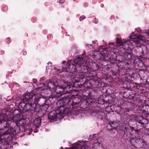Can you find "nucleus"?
Here are the masks:
<instances>
[{
	"label": "nucleus",
	"mask_w": 149,
	"mask_h": 149,
	"mask_svg": "<svg viewBox=\"0 0 149 149\" xmlns=\"http://www.w3.org/2000/svg\"><path fill=\"white\" fill-rule=\"evenodd\" d=\"M13 114L14 118H17L16 121H8V122L9 123L8 124V127H9L10 126V129L9 128V136H8L7 138L8 137H10L11 139L16 134L20 132H23V130H21L22 128V129L23 128L22 126L19 125L18 122L17 121H18L21 118H20L21 116L20 111L18 110H15Z\"/></svg>",
	"instance_id": "nucleus-3"
},
{
	"label": "nucleus",
	"mask_w": 149,
	"mask_h": 149,
	"mask_svg": "<svg viewBox=\"0 0 149 149\" xmlns=\"http://www.w3.org/2000/svg\"><path fill=\"white\" fill-rule=\"evenodd\" d=\"M91 66L90 68L91 70L92 75H96V71H97L100 69V67L97 62L94 61H92L91 63L90 64Z\"/></svg>",
	"instance_id": "nucleus-12"
},
{
	"label": "nucleus",
	"mask_w": 149,
	"mask_h": 149,
	"mask_svg": "<svg viewBox=\"0 0 149 149\" xmlns=\"http://www.w3.org/2000/svg\"><path fill=\"white\" fill-rule=\"evenodd\" d=\"M4 8H6V7H5Z\"/></svg>",
	"instance_id": "nucleus-56"
},
{
	"label": "nucleus",
	"mask_w": 149,
	"mask_h": 149,
	"mask_svg": "<svg viewBox=\"0 0 149 149\" xmlns=\"http://www.w3.org/2000/svg\"><path fill=\"white\" fill-rule=\"evenodd\" d=\"M81 64L80 65L81 66L79 67L78 72L86 73V74L92 75L91 71V69L90 67L88 66H82Z\"/></svg>",
	"instance_id": "nucleus-13"
},
{
	"label": "nucleus",
	"mask_w": 149,
	"mask_h": 149,
	"mask_svg": "<svg viewBox=\"0 0 149 149\" xmlns=\"http://www.w3.org/2000/svg\"><path fill=\"white\" fill-rule=\"evenodd\" d=\"M93 149H104V148L102 146L101 144L100 145V143L98 142V143H95L93 146V145L92 146Z\"/></svg>",
	"instance_id": "nucleus-30"
},
{
	"label": "nucleus",
	"mask_w": 149,
	"mask_h": 149,
	"mask_svg": "<svg viewBox=\"0 0 149 149\" xmlns=\"http://www.w3.org/2000/svg\"><path fill=\"white\" fill-rule=\"evenodd\" d=\"M42 118L40 117L35 118L33 123V124L36 128L39 127L41 123Z\"/></svg>",
	"instance_id": "nucleus-25"
},
{
	"label": "nucleus",
	"mask_w": 149,
	"mask_h": 149,
	"mask_svg": "<svg viewBox=\"0 0 149 149\" xmlns=\"http://www.w3.org/2000/svg\"><path fill=\"white\" fill-rule=\"evenodd\" d=\"M116 42L117 44L119 45L120 47L122 46V41L119 38H117L116 40Z\"/></svg>",
	"instance_id": "nucleus-35"
},
{
	"label": "nucleus",
	"mask_w": 149,
	"mask_h": 149,
	"mask_svg": "<svg viewBox=\"0 0 149 149\" xmlns=\"http://www.w3.org/2000/svg\"><path fill=\"white\" fill-rule=\"evenodd\" d=\"M70 102L69 98L67 96L62 97L56 102L57 109L51 111L48 114V118L50 122H53L62 119L64 115L73 114L74 113L69 105Z\"/></svg>",
	"instance_id": "nucleus-1"
},
{
	"label": "nucleus",
	"mask_w": 149,
	"mask_h": 149,
	"mask_svg": "<svg viewBox=\"0 0 149 149\" xmlns=\"http://www.w3.org/2000/svg\"><path fill=\"white\" fill-rule=\"evenodd\" d=\"M95 104V100L92 98H88L82 102L80 105V107L82 109H85L88 108V107L93 105Z\"/></svg>",
	"instance_id": "nucleus-10"
},
{
	"label": "nucleus",
	"mask_w": 149,
	"mask_h": 149,
	"mask_svg": "<svg viewBox=\"0 0 149 149\" xmlns=\"http://www.w3.org/2000/svg\"><path fill=\"white\" fill-rule=\"evenodd\" d=\"M134 63L135 64H137V65L139 66V64L143 63L142 62V61L139 58H137L135 59L134 61Z\"/></svg>",
	"instance_id": "nucleus-33"
},
{
	"label": "nucleus",
	"mask_w": 149,
	"mask_h": 149,
	"mask_svg": "<svg viewBox=\"0 0 149 149\" xmlns=\"http://www.w3.org/2000/svg\"><path fill=\"white\" fill-rule=\"evenodd\" d=\"M123 96L126 98H129L130 100L137 102H138L141 101V96L138 93H136L134 91H125L123 93Z\"/></svg>",
	"instance_id": "nucleus-7"
},
{
	"label": "nucleus",
	"mask_w": 149,
	"mask_h": 149,
	"mask_svg": "<svg viewBox=\"0 0 149 149\" xmlns=\"http://www.w3.org/2000/svg\"><path fill=\"white\" fill-rule=\"evenodd\" d=\"M84 5H85L86 6L87 5V3H85Z\"/></svg>",
	"instance_id": "nucleus-54"
},
{
	"label": "nucleus",
	"mask_w": 149,
	"mask_h": 149,
	"mask_svg": "<svg viewBox=\"0 0 149 149\" xmlns=\"http://www.w3.org/2000/svg\"><path fill=\"white\" fill-rule=\"evenodd\" d=\"M33 95L30 93H26L21 98L23 102H20L18 108L21 112L26 114L27 116L32 117L34 112L36 113L40 110L34 102Z\"/></svg>",
	"instance_id": "nucleus-2"
},
{
	"label": "nucleus",
	"mask_w": 149,
	"mask_h": 149,
	"mask_svg": "<svg viewBox=\"0 0 149 149\" xmlns=\"http://www.w3.org/2000/svg\"><path fill=\"white\" fill-rule=\"evenodd\" d=\"M123 138L124 139L130 141L133 139V134L129 131H124Z\"/></svg>",
	"instance_id": "nucleus-17"
},
{
	"label": "nucleus",
	"mask_w": 149,
	"mask_h": 149,
	"mask_svg": "<svg viewBox=\"0 0 149 149\" xmlns=\"http://www.w3.org/2000/svg\"><path fill=\"white\" fill-rule=\"evenodd\" d=\"M123 87L129 91H134L132 88L134 87V85L133 83L130 82V80L124 81L123 82Z\"/></svg>",
	"instance_id": "nucleus-15"
},
{
	"label": "nucleus",
	"mask_w": 149,
	"mask_h": 149,
	"mask_svg": "<svg viewBox=\"0 0 149 149\" xmlns=\"http://www.w3.org/2000/svg\"><path fill=\"white\" fill-rule=\"evenodd\" d=\"M10 38H8L6 39V42L8 44H9L10 42Z\"/></svg>",
	"instance_id": "nucleus-40"
},
{
	"label": "nucleus",
	"mask_w": 149,
	"mask_h": 149,
	"mask_svg": "<svg viewBox=\"0 0 149 149\" xmlns=\"http://www.w3.org/2000/svg\"><path fill=\"white\" fill-rule=\"evenodd\" d=\"M88 76H87L86 78L84 77L83 81H84L83 83L84 86L86 88L88 89H92L93 88L92 80H88L87 78Z\"/></svg>",
	"instance_id": "nucleus-14"
},
{
	"label": "nucleus",
	"mask_w": 149,
	"mask_h": 149,
	"mask_svg": "<svg viewBox=\"0 0 149 149\" xmlns=\"http://www.w3.org/2000/svg\"><path fill=\"white\" fill-rule=\"evenodd\" d=\"M130 125L128 123H127V124L124 123L122 126L120 125L119 126L118 130H120V131H121V132H123L125 130L127 131L130 130Z\"/></svg>",
	"instance_id": "nucleus-21"
},
{
	"label": "nucleus",
	"mask_w": 149,
	"mask_h": 149,
	"mask_svg": "<svg viewBox=\"0 0 149 149\" xmlns=\"http://www.w3.org/2000/svg\"><path fill=\"white\" fill-rule=\"evenodd\" d=\"M141 53H142V54H143V52L142 51V52H141Z\"/></svg>",
	"instance_id": "nucleus-55"
},
{
	"label": "nucleus",
	"mask_w": 149,
	"mask_h": 149,
	"mask_svg": "<svg viewBox=\"0 0 149 149\" xmlns=\"http://www.w3.org/2000/svg\"><path fill=\"white\" fill-rule=\"evenodd\" d=\"M68 104L70 106V105L71 104V106H70L71 107V108L72 109V110L73 111V112H74L75 111H77V108L79 106V103L75 102L74 101V100L72 101L71 103H68Z\"/></svg>",
	"instance_id": "nucleus-22"
},
{
	"label": "nucleus",
	"mask_w": 149,
	"mask_h": 149,
	"mask_svg": "<svg viewBox=\"0 0 149 149\" xmlns=\"http://www.w3.org/2000/svg\"><path fill=\"white\" fill-rule=\"evenodd\" d=\"M41 84L43 85V86H46V84H45L42 83V84Z\"/></svg>",
	"instance_id": "nucleus-50"
},
{
	"label": "nucleus",
	"mask_w": 149,
	"mask_h": 149,
	"mask_svg": "<svg viewBox=\"0 0 149 149\" xmlns=\"http://www.w3.org/2000/svg\"><path fill=\"white\" fill-rule=\"evenodd\" d=\"M52 63L50 62H48V64L49 65V64H51Z\"/></svg>",
	"instance_id": "nucleus-51"
},
{
	"label": "nucleus",
	"mask_w": 149,
	"mask_h": 149,
	"mask_svg": "<svg viewBox=\"0 0 149 149\" xmlns=\"http://www.w3.org/2000/svg\"><path fill=\"white\" fill-rule=\"evenodd\" d=\"M50 104H51L50 100H47L46 103L45 104L40 107L38 106V108L40 109V110L39 111L36 112V113H38L40 112H41L42 111H43L45 112L47 111L49 108V106Z\"/></svg>",
	"instance_id": "nucleus-16"
},
{
	"label": "nucleus",
	"mask_w": 149,
	"mask_h": 149,
	"mask_svg": "<svg viewBox=\"0 0 149 149\" xmlns=\"http://www.w3.org/2000/svg\"><path fill=\"white\" fill-rule=\"evenodd\" d=\"M93 22L97 24L98 22V20L96 18H95L93 20Z\"/></svg>",
	"instance_id": "nucleus-42"
},
{
	"label": "nucleus",
	"mask_w": 149,
	"mask_h": 149,
	"mask_svg": "<svg viewBox=\"0 0 149 149\" xmlns=\"http://www.w3.org/2000/svg\"><path fill=\"white\" fill-rule=\"evenodd\" d=\"M8 147V142L0 139V149H7Z\"/></svg>",
	"instance_id": "nucleus-24"
},
{
	"label": "nucleus",
	"mask_w": 149,
	"mask_h": 149,
	"mask_svg": "<svg viewBox=\"0 0 149 149\" xmlns=\"http://www.w3.org/2000/svg\"><path fill=\"white\" fill-rule=\"evenodd\" d=\"M63 89L64 90V92L62 94H65L66 93H70L72 90V85H70V84L67 83H64V84L63 85Z\"/></svg>",
	"instance_id": "nucleus-19"
},
{
	"label": "nucleus",
	"mask_w": 149,
	"mask_h": 149,
	"mask_svg": "<svg viewBox=\"0 0 149 149\" xmlns=\"http://www.w3.org/2000/svg\"><path fill=\"white\" fill-rule=\"evenodd\" d=\"M60 3H63L65 2V0H58Z\"/></svg>",
	"instance_id": "nucleus-43"
},
{
	"label": "nucleus",
	"mask_w": 149,
	"mask_h": 149,
	"mask_svg": "<svg viewBox=\"0 0 149 149\" xmlns=\"http://www.w3.org/2000/svg\"><path fill=\"white\" fill-rule=\"evenodd\" d=\"M33 101L36 103V102L39 107L46 103L47 100H50V98L47 97H40L36 98L35 95H33Z\"/></svg>",
	"instance_id": "nucleus-11"
},
{
	"label": "nucleus",
	"mask_w": 149,
	"mask_h": 149,
	"mask_svg": "<svg viewBox=\"0 0 149 149\" xmlns=\"http://www.w3.org/2000/svg\"><path fill=\"white\" fill-rule=\"evenodd\" d=\"M130 129L131 130V132H133V131L135 129H134V127L132 126H130Z\"/></svg>",
	"instance_id": "nucleus-41"
},
{
	"label": "nucleus",
	"mask_w": 149,
	"mask_h": 149,
	"mask_svg": "<svg viewBox=\"0 0 149 149\" xmlns=\"http://www.w3.org/2000/svg\"><path fill=\"white\" fill-rule=\"evenodd\" d=\"M97 136V134H94L93 135V139H95V138L96 139V137Z\"/></svg>",
	"instance_id": "nucleus-44"
},
{
	"label": "nucleus",
	"mask_w": 149,
	"mask_h": 149,
	"mask_svg": "<svg viewBox=\"0 0 149 149\" xmlns=\"http://www.w3.org/2000/svg\"><path fill=\"white\" fill-rule=\"evenodd\" d=\"M86 45V46H87L88 45V44H87Z\"/></svg>",
	"instance_id": "nucleus-57"
},
{
	"label": "nucleus",
	"mask_w": 149,
	"mask_h": 149,
	"mask_svg": "<svg viewBox=\"0 0 149 149\" xmlns=\"http://www.w3.org/2000/svg\"><path fill=\"white\" fill-rule=\"evenodd\" d=\"M114 16L113 15H112L111 16V19H113V18H114Z\"/></svg>",
	"instance_id": "nucleus-48"
},
{
	"label": "nucleus",
	"mask_w": 149,
	"mask_h": 149,
	"mask_svg": "<svg viewBox=\"0 0 149 149\" xmlns=\"http://www.w3.org/2000/svg\"><path fill=\"white\" fill-rule=\"evenodd\" d=\"M84 76L81 77H79L77 76V77L75 76L73 78V81H74L75 82H79L80 81H81V80H83V79Z\"/></svg>",
	"instance_id": "nucleus-31"
},
{
	"label": "nucleus",
	"mask_w": 149,
	"mask_h": 149,
	"mask_svg": "<svg viewBox=\"0 0 149 149\" xmlns=\"http://www.w3.org/2000/svg\"><path fill=\"white\" fill-rule=\"evenodd\" d=\"M135 84H136V87L137 89L141 91L142 90L143 88V87L142 86H140L139 84H138L136 83H135Z\"/></svg>",
	"instance_id": "nucleus-37"
},
{
	"label": "nucleus",
	"mask_w": 149,
	"mask_h": 149,
	"mask_svg": "<svg viewBox=\"0 0 149 149\" xmlns=\"http://www.w3.org/2000/svg\"><path fill=\"white\" fill-rule=\"evenodd\" d=\"M115 123L114 122H109L107 126V128H112L115 130L117 131L118 129V127L115 125Z\"/></svg>",
	"instance_id": "nucleus-28"
},
{
	"label": "nucleus",
	"mask_w": 149,
	"mask_h": 149,
	"mask_svg": "<svg viewBox=\"0 0 149 149\" xmlns=\"http://www.w3.org/2000/svg\"><path fill=\"white\" fill-rule=\"evenodd\" d=\"M102 54L100 51H95L92 55L93 57L97 60L100 59L102 57Z\"/></svg>",
	"instance_id": "nucleus-26"
},
{
	"label": "nucleus",
	"mask_w": 149,
	"mask_h": 149,
	"mask_svg": "<svg viewBox=\"0 0 149 149\" xmlns=\"http://www.w3.org/2000/svg\"><path fill=\"white\" fill-rule=\"evenodd\" d=\"M88 80H92L93 86L94 88H100L102 86L101 80L97 77L96 75H90L87 78Z\"/></svg>",
	"instance_id": "nucleus-9"
},
{
	"label": "nucleus",
	"mask_w": 149,
	"mask_h": 149,
	"mask_svg": "<svg viewBox=\"0 0 149 149\" xmlns=\"http://www.w3.org/2000/svg\"><path fill=\"white\" fill-rule=\"evenodd\" d=\"M134 132L136 133L135 134V137H137L139 136V133L141 131V129H139L137 128L134 129Z\"/></svg>",
	"instance_id": "nucleus-34"
},
{
	"label": "nucleus",
	"mask_w": 149,
	"mask_h": 149,
	"mask_svg": "<svg viewBox=\"0 0 149 149\" xmlns=\"http://www.w3.org/2000/svg\"><path fill=\"white\" fill-rule=\"evenodd\" d=\"M64 90L63 89V85H56L53 91L57 94H61L64 92Z\"/></svg>",
	"instance_id": "nucleus-20"
},
{
	"label": "nucleus",
	"mask_w": 149,
	"mask_h": 149,
	"mask_svg": "<svg viewBox=\"0 0 149 149\" xmlns=\"http://www.w3.org/2000/svg\"><path fill=\"white\" fill-rule=\"evenodd\" d=\"M100 139V138H97V141H98V139Z\"/></svg>",
	"instance_id": "nucleus-52"
},
{
	"label": "nucleus",
	"mask_w": 149,
	"mask_h": 149,
	"mask_svg": "<svg viewBox=\"0 0 149 149\" xmlns=\"http://www.w3.org/2000/svg\"><path fill=\"white\" fill-rule=\"evenodd\" d=\"M134 33H132V35L130 36L129 37L130 39L132 40L131 41L133 42H132L128 40H126L122 43V46L121 47L125 51H127L131 52L132 50V46L135 44L137 45H138L139 43L140 40H143L144 37L142 36H134Z\"/></svg>",
	"instance_id": "nucleus-5"
},
{
	"label": "nucleus",
	"mask_w": 149,
	"mask_h": 149,
	"mask_svg": "<svg viewBox=\"0 0 149 149\" xmlns=\"http://www.w3.org/2000/svg\"><path fill=\"white\" fill-rule=\"evenodd\" d=\"M22 53L23 55H26L27 54V52L26 51H25L24 50L22 52Z\"/></svg>",
	"instance_id": "nucleus-45"
},
{
	"label": "nucleus",
	"mask_w": 149,
	"mask_h": 149,
	"mask_svg": "<svg viewBox=\"0 0 149 149\" xmlns=\"http://www.w3.org/2000/svg\"><path fill=\"white\" fill-rule=\"evenodd\" d=\"M137 119L136 123L137 128L141 129V131L143 129L145 130L146 129L147 130L145 124L148 123L149 120L148 119L145 118L143 116H137Z\"/></svg>",
	"instance_id": "nucleus-8"
},
{
	"label": "nucleus",
	"mask_w": 149,
	"mask_h": 149,
	"mask_svg": "<svg viewBox=\"0 0 149 149\" xmlns=\"http://www.w3.org/2000/svg\"><path fill=\"white\" fill-rule=\"evenodd\" d=\"M66 63V61H63L62 62V64H64L65 63Z\"/></svg>",
	"instance_id": "nucleus-47"
},
{
	"label": "nucleus",
	"mask_w": 149,
	"mask_h": 149,
	"mask_svg": "<svg viewBox=\"0 0 149 149\" xmlns=\"http://www.w3.org/2000/svg\"><path fill=\"white\" fill-rule=\"evenodd\" d=\"M148 107L147 106H145V107L144 106H143V108H145V107Z\"/></svg>",
	"instance_id": "nucleus-53"
},
{
	"label": "nucleus",
	"mask_w": 149,
	"mask_h": 149,
	"mask_svg": "<svg viewBox=\"0 0 149 149\" xmlns=\"http://www.w3.org/2000/svg\"><path fill=\"white\" fill-rule=\"evenodd\" d=\"M56 86L55 82L49 80L46 81V86L47 89L50 91H54Z\"/></svg>",
	"instance_id": "nucleus-18"
},
{
	"label": "nucleus",
	"mask_w": 149,
	"mask_h": 149,
	"mask_svg": "<svg viewBox=\"0 0 149 149\" xmlns=\"http://www.w3.org/2000/svg\"><path fill=\"white\" fill-rule=\"evenodd\" d=\"M33 82L34 83H36V82H37V80L36 79H33Z\"/></svg>",
	"instance_id": "nucleus-46"
},
{
	"label": "nucleus",
	"mask_w": 149,
	"mask_h": 149,
	"mask_svg": "<svg viewBox=\"0 0 149 149\" xmlns=\"http://www.w3.org/2000/svg\"><path fill=\"white\" fill-rule=\"evenodd\" d=\"M142 111V113L143 117L145 118V119H148L149 120V114L148 113V110L147 109H143V110L141 109Z\"/></svg>",
	"instance_id": "nucleus-29"
},
{
	"label": "nucleus",
	"mask_w": 149,
	"mask_h": 149,
	"mask_svg": "<svg viewBox=\"0 0 149 149\" xmlns=\"http://www.w3.org/2000/svg\"><path fill=\"white\" fill-rule=\"evenodd\" d=\"M134 142L136 143L135 144L139 146V147L141 148L143 147L145 143L144 140L143 139H135Z\"/></svg>",
	"instance_id": "nucleus-23"
},
{
	"label": "nucleus",
	"mask_w": 149,
	"mask_h": 149,
	"mask_svg": "<svg viewBox=\"0 0 149 149\" xmlns=\"http://www.w3.org/2000/svg\"><path fill=\"white\" fill-rule=\"evenodd\" d=\"M107 129L112 134L115 133V131H113L114 130L113 128L109 127V128H107Z\"/></svg>",
	"instance_id": "nucleus-38"
},
{
	"label": "nucleus",
	"mask_w": 149,
	"mask_h": 149,
	"mask_svg": "<svg viewBox=\"0 0 149 149\" xmlns=\"http://www.w3.org/2000/svg\"><path fill=\"white\" fill-rule=\"evenodd\" d=\"M86 62V58L84 57L78 56L74 60L68 61L65 66L64 65L62 66L63 71L68 73H73L78 72L79 67H80V64H83Z\"/></svg>",
	"instance_id": "nucleus-4"
},
{
	"label": "nucleus",
	"mask_w": 149,
	"mask_h": 149,
	"mask_svg": "<svg viewBox=\"0 0 149 149\" xmlns=\"http://www.w3.org/2000/svg\"><path fill=\"white\" fill-rule=\"evenodd\" d=\"M77 145L75 147H72L70 148H67L66 149H87L85 146H82L80 147V148H78L80 146L79 144H78V142L76 143Z\"/></svg>",
	"instance_id": "nucleus-32"
},
{
	"label": "nucleus",
	"mask_w": 149,
	"mask_h": 149,
	"mask_svg": "<svg viewBox=\"0 0 149 149\" xmlns=\"http://www.w3.org/2000/svg\"><path fill=\"white\" fill-rule=\"evenodd\" d=\"M8 123L7 115L4 113L0 114V130L4 131L2 133L3 136L9 135Z\"/></svg>",
	"instance_id": "nucleus-6"
},
{
	"label": "nucleus",
	"mask_w": 149,
	"mask_h": 149,
	"mask_svg": "<svg viewBox=\"0 0 149 149\" xmlns=\"http://www.w3.org/2000/svg\"><path fill=\"white\" fill-rule=\"evenodd\" d=\"M112 72L113 75H116L117 74H118L120 72L119 69H118L117 70H116L115 71L112 70Z\"/></svg>",
	"instance_id": "nucleus-36"
},
{
	"label": "nucleus",
	"mask_w": 149,
	"mask_h": 149,
	"mask_svg": "<svg viewBox=\"0 0 149 149\" xmlns=\"http://www.w3.org/2000/svg\"><path fill=\"white\" fill-rule=\"evenodd\" d=\"M130 52H127L126 51L123 52V56L125 58V60H130L132 59V55L130 53Z\"/></svg>",
	"instance_id": "nucleus-27"
},
{
	"label": "nucleus",
	"mask_w": 149,
	"mask_h": 149,
	"mask_svg": "<svg viewBox=\"0 0 149 149\" xmlns=\"http://www.w3.org/2000/svg\"><path fill=\"white\" fill-rule=\"evenodd\" d=\"M86 18V17L84 15H82L79 18V20L81 21L83 20L84 19Z\"/></svg>",
	"instance_id": "nucleus-39"
},
{
	"label": "nucleus",
	"mask_w": 149,
	"mask_h": 149,
	"mask_svg": "<svg viewBox=\"0 0 149 149\" xmlns=\"http://www.w3.org/2000/svg\"><path fill=\"white\" fill-rule=\"evenodd\" d=\"M92 42L93 44H95L96 43V42L95 41H92Z\"/></svg>",
	"instance_id": "nucleus-49"
}]
</instances>
